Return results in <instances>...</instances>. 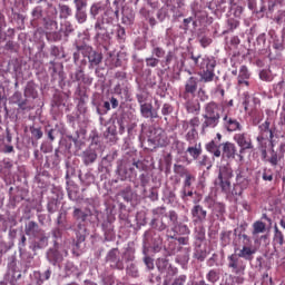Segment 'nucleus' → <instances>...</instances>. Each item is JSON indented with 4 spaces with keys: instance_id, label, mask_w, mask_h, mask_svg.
Wrapping results in <instances>:
<instances>
[{
    "instance_id": "nucleus-25",
    "label": "nucleus",
    "mask_w": 285,
    "mask_h": 285,
    "mask_svg": "<svg viewBox=\"0 0 285 285\" xmlns=\"http://www.w3.org/2000/svg\"><path fill=\"white\" fill-rule=\"evenodd\" d=\"M207 153H210V155H213L216 158L222 157V150L219 149V145L215 144V140L209 141L206 146H205Z\"/></svg>"
},
{
    "instance_id": "nucleus-2",
    "label": "nucleus",
    "mask_w": 285,
    "mask_h": 285,
    "mask_svg": "<svg viewBox=\"0 0 285 285\" xmlns=\"http://www.w3.org/2000/svg\"><path fill=\"white\" fill-rule=\"evenodd\" d=\"M191 61H194V66L200 69L199 77L203 83H210L215 81V68L217 66V61L213 57L204 56H190Z\"/></svg>"
},
{
    "instance_id": "nucleus-28",
    "label": "nucleus",
    "mask_w": 285,
    "mask_h": 285,
    "mask_svg": "<svg viewBox=\"0 0 285 285\" xmlns=\"http://www.w3.org/2000/svg\"><path fill=\"white\" fill-rule=\"evenodd\" d=\"M259 233H266V224L262 220H256L253 224L252 235H259Z\"/></svg>"
},
{
    "instance_id": "nucleus-10",
    "label": "nucleus",
    "mask_w": 285,
    "mask_h": 285,
    "mask_svg": "<svg viewBox=\"0 0 285 285\" xmlns=\"http://www.w3.org/2000/svg\"><path fill=\"white\" fill-rule=\"evenodd\" d=\"M258 129L259 134L256 138V141H258L259 144H264V141H273V137H275V135L273 134V129H271L269 121H265L259 125Z\"/></svg>"
},
{
    "instance_id": "nucleus-13",
    "label": "nucleus",
    "mask_w": 285,
    "mask_h": 285,
    "mask_svg": "<svg viewBox=\"0 0 285 285\" xmlns=\"http://www.w3.org/2000/svg\"><path fill=\"white\" fill-rule=\"evenodd\" d=\"M207 215L208 212H206L202 205H195L191 208V217L194 224H204V222H206Z\"/></svg>"
},
{
    "instance_id": "nucleus-43",
    "label": "nucleus",
    "mask_w": 285,
    "mask_h": 285,
    "mask_svg": "<svg viewBox=\"0 0 285 285\" xmlns=\"http://www.w3.org/2000/svg\"><path fill=\"white\" fill-rule=\"evenodd\" d=\"M174 173L179 175V177H186L190 171L184 165H174Z\"/></svg>"
},
{
    "instance_id": "nucleus-16",
    "label": "nucleus",
    "mask_w": 285,
    "mask_h": 285,
    "mask_svg": "<svg viewBox=\"0 0 285 285\" xmlns=\"http://www.w3.org/2000/svg\"><path fill=\"white\" fill-rule=\"evenodd\" d=\"M43 229L39 228V224H37L35 220H30L24 226V233L28 237H33V239H37L39 236H41V233Z\"/></svg>"
},
{
    "instance_id": "nucleus-27",
    "label": "nucleus",
    "mask_w": 285,
    "mask_h": 285,
    "mask_svg": "<svg viewBox=\"0 0 285 285\" xmlns=\"http://www.w3.org/2000/svg\"><path fill=\"white\" fill-rule=\"evenodd\" d=\"M72 81H81L82 83H88V78H86V73H83V69L78 68L73 75H71Z\"/></svg>"
},
{
    "instance_id": "nucleus-57",
    "label": "nucleus",
    "mask_w": 285,
    "mask_h": 285,
    "mask_svg": "<svg viewBox=\"0 0 285 285\" xmlns=\"http://www.w3.org/2000/svg\"><path fill=\"white\" fill-rule=\"evenodd\" d=\"M175 59V52L173 51H168L166 57H165V66H170V63H173V60Z\"/></svg>"
},
{
    "instance_id": "nucleus-40",
    "label": "nucleus",
    "mask_w": 285,
    "mask_h": 285,
    "mask_svg": "<svg viewBox=\"0 0 285 285\" xmlns=\"http://www.w3.org/2000/svg\"><path fill=\"white\" fill-rule=\"evenodd\" d=\"M233 235V232L225 230L220 233V242L223 246H228L230 244V236Z\"/></svg>"
},
{
    "instance_id": "nucleus-3",
    "label": "nucleus",
    "mask_w": 285,
    "mask_h": 285,
    "mask_svg": "<svg viewBox=\"0 0 285 285\" xmlns=\"http://www.w3.org/2000/svg\"><path fill=\"white\" fill-rule=\"evenodd\" d=\"M161 236L156 234L155 230L149 229L144 234V263L147 266L148 271H153L155 268V261L148 256V248H153L154 253H159L161 250Z\"/></svg>"
},
{
    "instance_id": "nucleus-29",
    "label": "nucleus",
    "mask_w": 285,
    "mask_h": 285,
    "mask_svg": "<svg viewBox=\"0 0 285 285\" xmlns=\"http://www.w3.org/2000/svg\"><path fill=\"white\" fill-rule=\"evenodd\" d=\"M60 19H68L72 17V9L68 4H59Z\"/></svg>"
},
{
    "instance_id": "nucleus-64",
    "label": "nucleus",
    "mask_w": 285,
    "mask_h": 285,
    "mask_svg": "<svg viewBox=\"0 0 285 285\" xmlns=\"http://www.w3.org/2000/svg\"><path fill=\"white\" fill-rule=\"evenodd\" d=\"M186 197H193V190H190V188L183 187L181 199H186Z\"/></svg>"
},
{
    "instance_id": "nucleus-38",
    "label": "nucleus",
    "mask_w": 285,
    "mask_h": 285,
    "mask_svg": "<svg viewBox=\"0 0 285 285\" xmlns=\"http://www.w3.org/2000/svg\"><path fill=\"white\" fill-rule=\"evenodd\" d=\"M153 110V105L144 104L140 106V112L145 119H150V112Z\"/></svg>"
},
{
    "instance_id": "nucleus-31",
    "label": "nucleus",
    "mask_w": 285,
    "mask_h": 285,
    "mask_svg": "<svg viewBox=\"0 0 285 285\" xmlns=\"http://www.w3.org/2000/svg\"><path fill=\"white\" fill-rule=\"evenodd\" d=\"M187 153L193 157V159H199V156L202 155V146L195 145L187 148Z\"/></svg>"
},
{
    "instance_id": "nucleus-55",
    "label": "nucleus",
    "mask_w": 285,
    "mask_h": 285,
    "mask_svg": "<svg viewBox=\"0 0 285 285\" xmlns=\"http://www.w3.org/2000/svg\"><path fill=\"white\" fill-rule=\"evenodd\" d=\"M139 179L142 188H146V186H148V184L150 183V177H148V174H141Z\"/></svg>"
},
{
    "instance_id": "nucleus-15",
    "label": "nucleus",
    "mask_w": 285,
    "mask_h": 285,
    "mask_svg": "<svg viewBox=\"0 0 285 285\" xmlns=\"http://www.w3.org/2000/svg\"><path fill=\"white\" fill-rule=\"evenodd\" d=\"M223 148V158L224 159H235L237 155V146L230 141L223 142L222 145Z\"/></svg>"
},
{
    "instance_id": "nucleus-1",
    "label": "nucleus",
    "mask_w": 285,
    "mask_h": 285,
    "mask_svg": "<svg viewBox=\"0 0 285 285\" xmlns=\"http://www.w3.org/2000/svg\"><path fill=\"white\" fill-rule=\"evenodd\" d=\"M104 12V6L96 2L90 7V17L96 19L95 32L98 41L108 39V26H112L115 19H119V10L107 9L100 17L99 13ZM98 17V18H97Z\"/></svg>"
},
{
    "instance_id": "nucleus-12",
    "label": "nucleus",
    "mask_w": 285,
    "mask_h": 285,
    "mask_svg": "<svg viewBox=\"0 0 285 285\" xmlns=\"http://www.w3.org/2000/svg\"><path fill=\"white\" fill-rule=\"evenodd\" d=\"M197 83L199 80L197 77H189L185 82V91L183 92V99H188L189 97H195V92H197Z\"/></svg>"
},
{
    "instance_id": "nucleus-30",
    "label": "nucleus",
    "mask_w": 285,
    "mask_h": 285,
    "mask_svg": "<svg viewBox=\"0 0 285 285\" xmlns=\"http://www.w3.org/2000/svg\"><path fill=\"white\" fill-rule=\"evenodd\" d=\"M274 242L279 246H284V233L279 230V227H277V225H275L274 227Z\"/></svg>"
},
{
    "instance_id": "nucleus-20",
    "label": "nucleus",
    "mask_w": 285,
    "mask_h": 285,
    "mask_svg": "<svg viewBox=\"0 0 285 285\" xmlns=\"http://www.w3.org/2000/svg\"><path fill=\"white\" fill-rule=\"evenodd\" d=\"M248 79H250V71H248V67L246 65L240 66L238 71V86H250V82H248Z\"/></svg>"
},
{
    "instance_id": "nucleus-53",
    "label": "nucleus",
    "mask_w": 285,
    "mask_h": 285,
    "mask_svg": "<svg viewBox=\"0 0 285 285\" xmlns=\"http://www.w3.org/2000/svg\"><path fill=\"white\" fill-rule=\"evenodd\" d=\"M30 132L36 139H41V137H43V131H41V128L30 127Z\"/></svg>"
},
{
    "instance_id": "nucleus-21",
    "label": "nucleus",
    "mask_w": 285,
    "mask_h": 285,
    "mask_svg": "<svg viewBox=\"0 0 285 285\" xmlns=\"http://www.w3.org/2000/svg\"><path fill=\"white\" fill-rule=\"evenodd\" d=\"M47 259L48 262H50V264L57 266L59 262H63V256L61 255V253H59V249H57V247H53L47 252Z\"/></svg>"
},
{
    "instance_id": "nucleus-4",
    "label": "nucleus",
    "mask_w": 285,
    "mask_h": 285,
    "mask_svg": "<svg viewBox=\"0 0 285 285\" xmlns=\"http://www.w3.org/2000/svg\"><path fill=\"white\" fill-rule=\"evenodd\" d=\"M220 111L219 105L215 101H210L205 106V112L203 115L205 120L202 124L203 130H206V128H217V126H219V119H222Z\"/></svg>"
},
{
    "instance_id": "nucleus-60",
    "label": "nucleus",
    "mask_w": 285,
    "mask_h": 285,
    "mask_svg": "<svg viewBox=\"0 0 285 285\" xmlns=\"http://www.w3.org/2000/svg\"><path fill=\"white\" fill-rule=\"evenodd\" d=\"M284 18H285V11H279L277 13V16H275L274 18V21L275 23H277L278 26H282L283 21H284Z\"/></svg>"
},
{
    "instance_id": "nucleus-52",
    "label": "nucleus",
    "mask_w": 285,
    "mask_h": 285,
    "mask_svg": "<svg viewBox=\"0 0 285 285\" xmlns=\"http://www.w3.org/2000/svg\"><path fill=\"white\" fill-rule=\"evenodd\" d=\"M259 79H262V81H273V77L271 76V72H268V70L263 69L259 72Z\"/></svg>"
},
{
    "instance_id": "nucleus-63",
    "label": "nucleus",
    "mask_w": 285,
    "mask_h": 285,
    "mask_svg": "<svg viewBox=\"0 0 285 285\" xmlns=\"http://www.w3.org/2000/svg\"><path fill=\"white\" fill-rule=\"evenodd\" d=\"M117 174L119 175V177H121V179H128V174L126 173L124 166H118Z\"/></svg>"
},
{
    "instance_id": "nucleus-56",
    "label": "nucleus",
    "mask_w": 285,
    "mask_h": 285,
    "mask_svg": "<svg viewBox=\"0 0 285 285\" xmlns=\"http://www.w3.org/2000/svg\"><path fill=\"white\" fill-rule=\"evenodd\" d=\"M127 273H128V275H131V277H139V271H137V267L134 264H131L127 268Z\"/></svg>"
},
{
    "instance_id": "nucleus-41",
    "label": "nucleus",
    "mask_w": 285,
    "mask_h": 285,
    "mask_svg": "<svg viewBox=\"0 0 285 285\" xmlns=\"http://www.w3.org/2000/svg\"><path fill=\"white\" fill-rule=\"evenodd\" d=\"M153 215L154 219H161L164 217H168V215H166V207H157L153 209Z\"/></svg>"
},
{
    "instance_id": "nucleus-49",
    "label": "nucleus",
    "mask_w": 285,
    "mask_h": 285,
    "mask_svg": "<svg viewBox=\"0 0 285 285\" xmlns=\"http://www.w3.org/2000/svg\"><path fill=\"white\" fill-rule=\"evenodd\" d=\"M0 166L4 170H12V167L14 165L12 164V160H10V158H4L2 161H0Z\"/></svg>"
},
{
    "instance_id": "nucleus-39",
    "label": "nucleus",
    "mask_w": 285,
    "mask_h": 285,
    "mask_svg": "<svg viewBox=\"0 0 285 285\" xmlns=\"http://www.w3.org/2000/svg\"><path fill=\"white\" fill-rule=\"evenodd\" d=\"M197 129L191 128L186 135H185V139L186 141H188V144H195V141L197 140Z\"/></svg>"
},
{
    "instance_id": "nucleus-7",
    "label": "nucleus",
    "mask_w": 285,
    "mask_h": 285,
    "mask_svg": "<svg viewBox=\"0 0 285 285\" xmlns=\"http://www.w3.org/2000/svg\"><path fill=\"white\" fill-rule=\"evenodd\" d=\"M234 253H236V257L240 259H246L247 262H253V255L257 253V247H253V244L250 245H243V247H239V243L237 240H234Z\"/></svg>"
},
{
    "instance_id": "nucleus-17",
    "label": "nucleus",
    "mask_w": 285,
    "mask_h": 285,
    "mask_svg": "<svg viewBox=\"0 0 285 285\" xmlns=\"http://www.w3.org/2000/svg\"><path fill=\"white\" fill-rule=\"evenodd\" d=\"M185 108L191 115H199L202 105H199V100L195 99V97H189L185 98Z\"/></svg>"
},
{
    "instance_id": "nucleus-47",
    "label": "nucleus",
    "mask_w": 285,
    "mask_h": 285,
    "mask_svg": "<svg viewBox=\"0 0 285 285\" xmlns=\"http://www.w3.org/2000/svg\"><path fill=\"white\" fill-rule=\"evenodd\" d=\"M76 19L78 23H86V21L88 20V14L83 10L76 11Z\"/></svg>"
},
{
    "instance_id": "nucleus-45",
    "label": "nucleus",
    "mask_w": 285,
    "mask_h": 285,
    "mask_svg": "<svg viewBox=\"0 0 285 285\" xmlns=\"http://www.w3.org/2000/svg\"><path fill=\"white\" fill-rule=\"evenodd\" d=\"M147 68H157L159 66V58L149 57L145 59Z\"/></svg>"
},
{
    "instance_id": "nucleus-5",
    "label": "nucleus",
    "mask_w": 285,
    "mask_h": 285,
    "mask_svg": "<svg viewBox=\"0 0 285 285\" xmlns=\"http://www.w3.org/2000/svg\"><path fill=\"white\" fill-rule=\"evenodd\" d=\"M233 168L230 166H222L214 184L216 188H220L223 193H230V179H233Z\"/></svg>"
},
{
    "instance_id": "nucleus-48",
    "label": "nucleus",
    "mask_w": 285,
    "mask_h": 285,
    "mask_svg": "<svg viewBox=\"0 0 285 285\" xmlns=\"http://www.w3.org/2000/svg\"><path fill=\"white\" fill-rule=\"evenodd\" d=\"M227 26H228L229 30L233 32V30H237V28H239V20H237L235 18H229L227 20Z\"/></svg>"
},
{
    "instance_id": "nucleus-61",
    "label": "nucleus",
    "mask_w": 285,
    "mask_h": 285,
    "mask_svg": "<svg viewBox=\"0 0 285 285\" xmlns=\"http://www.w3.org/2000/svg\"><path fill=\"white\" fill-rule=\"evenodd\" d=\"M199 124H200L199 117H194L189 120V126L191 129L194 128V130H197V128H199Z\"/></svg>"
},
{
    "instance_id": "nucleus-19",
    "label": "nucleus",
    "mask_w": 285,
    "mask_h": 285,
    "mask_svg": "<svg viewBox=\"0 0 285 285\" xmlns=\"http://www.w3.org/2000/svg\"><path fill=\"white\" fill-rule=\"evenodd\" d=\"M72 216H73V219H76V222L86 224V222H88V217H92V210L90 209L82 210L81 208H75Z\"/></svg>"
},
{
    "instance_id": "nucleus-58",
    "label": "nucleus",
    "mask_w": 285,
    "mask_h": 285,
    "mask_svg": "<svg viewBox=\"0 0 285 285\" xmlns=\"http://www.w3.org/2000/svg\"><path fill=\"white\" fill-rule=\"evenodd\" d=\"M171 112H173V107L170 106V104H165L161 108V115L166 117L168 115H171Z\"/></svg>"
},
{
    "instance_id": "nucleus-9",
    "label": "nucleus",
    "mask_w": 285,
    "mask_h": 285,
    "mask_svg": "<svg viewBox=\"0 0 285 285\" xmlns=\"http://www.w3.org/2000/svg\"><path fill=\"white\" fill-rule=\"evenodd\" d=\"M228 268H232V273L235 275H244V271H246V264L242 258H238L237 255L232 254L227 257Z\"/></svg>"
},
{
    "instance_id": "nucleus-22",
    "label": "nucleus",
    "mask_w": 285,
    "mask_h": 285,
    "mask_svg": "<svg viewBox=\"0 0 285 285\" xmlns=\"http://www.w3.org/2000/svg\"><path fill=\"white\" fill-rule=\"evenodd\" d=\"M82 161L85 166H90V164H95L97 161V151L95 149H87L82 153Z\"/></svg>"
},
{
    "instance_id": "nucleus-37",
    "label": "nucleus",
    "mask_w": 285,
    "mask_h": 285,
    "mask_svg": "<svg viewBox=\"0 0 285 285\" xmlns=\"http://www.w3.org/2000/svg\"><path fill=\"white\" fill-rule=\"evenodd\" d=\"M151 53L154 55V57H156V59H164V57H166V50L155 45H153Z\"/></svg>"
},
{
    "instance_id": "nucleus-26",
    "label": "nucleus",
    "mask_w": 285,
    "mask_h": 285,
    "mask_svg": "<svg viewBox=\"0 0 285 285\" xmlns=\"http://www.w3.org/2000/svg\"><path fill=\"white\" fill-rule=\"evenodd\" d=\"M151 228H155V230H166L168 228V224L164 222V218H153L150 223Z\"/></svg>"
},
{
    "instance_id": "nucleus-35",
    "label": "nucleus",
    "mask_w": 285,
    "mask_h": 285,
    "mask_svg": "<svg viewBox=\"0 0 285 285\" xmlns=\"http://www.w3.org/2000/svg\"><path fill=\"white\" fill-rule=\"evenodd\" d=\"M194 256L196 257V259H198V262H204V259H206L207 257L206 249L202 248V245L197 246L195 248Z\"/></svg>"
},
{
    "instance_id": "nucleus-14",
    "label": "nucleus",
    "mask_w": 285,
    "mask_h": 285,
    "mask_svg": "<svg viewBox=\"0 0 285 285\" xmlns=\"http://www.w3.org/2000/svg\"><path fill=\"white\" fill-rule=\"evenodd\" d=\"M246 228H248V224L245 223V224H242L239 228H236L234 230V234L237 235L238 237V240H236L237 244L239 245L242 244L243 246L253 244V240L249 238V236L245 234Z\"/></svg>"
},
{
    "instance_id": "nucleus-33",
    "label": "nucleus",
    "mask_w": 285,
    "mask_h": 285,
    "mask_svg": "<svg viewBox=\"0 0 285 285\" xmlns=\"http://www.w3.org/2000/svg\"><path fill=\"white\" fill-rule=\"evenodd\" d=\"M206 279L210 284H216V282H219V272L217 269H210L206 275Z\"/></svg>"
},
{
    "instance_id": "nucleus-24",
    "label": "nucleus",
    "mask_w": 285,
    "mask_h": 285,
    "mask_svg": "<svg viewBox=\"0 0 285 285\" xmlns=\"http://www.w3.org/2000/svg\"><path fill=\"white\" fill-rule=\"evenodd\" d=\"M197 166L198 168H206L207 170H210L213 168V159L207 155H203L198 158Z\"/></svg>"
},
{
    "instance_id": "nucleus-32",
    "label": "nucleus",
    "mask_w": 285,
    "mask_h": 285,
    "mask_svg": "<svg viewBox=\"0 0 285 285\" xmlns=\"http://www.w3.org/2000/svg\"><path fill=\"white\" fill-rule=\"evenodd\" d=\"M186 279H188V277L183 274V275H179L178 277H176L173 283H170V281L168 278H166L164 281V285H185Z\"/></svg>"
},
{
    "instance_id": "nucleus-34",
    "label": "nucleus",
    "mask_w": 285,
    "mask_h": 285,
    "mask_svg": "<svg viewBox=\"0 0 285 285\" xmlns=\"http://www.w3.org/2000/svg\"><path fill=\"white\" fill-rule=\"evenodd\" d=\"M43 22H45V28L49 30V32H52V30H57V28H59V23L57 22V20L45 18Z\"/></svg>"
},
{
    "instance_id": "nucleus-23",
    "label": "nucleus",
    "mask_w": 285,
    "mask_h": 285,
    "mask_svg": "<svg viewBox=\"0 0 285 285\" xmlns=\"http://www.w3.org/2000/svg\"><path fill=\"white\" fill-rule=\"evenodd\" d=\"M176 261L180 264H188L190 261V247H180Z\"/></svg>"
},
{
    "instance_id": "nucleus-36",
    "label": "nucleus",
    "mask_w": 285,
    "mask_h": 285,
    "mask_svg": "<svg viewBox=\"0 0 285 285\" xmlns=\"http://www.w3.org/2000/svg\"><path fill=\"white\" fill-rule=\"evenodd\" d=\"M169 222L167 223L168 226H173L174 228L177 227L179 216H177V212L171 210L168 214Z\"/></svg>"
},
{
    "instance_id": "nucleus-46",
    "label": "nucleus",
    "mask_w": 285,
    "mask_h": 285,
    "mask_svg": "<svg viewBox=\"0 0 285 285\" xmlns=\"http://www.w3.org/2000/svg\"><path fill=\"white\" fill-rule=\"evenodd\" d=\"M194 181H196L195 175L193 174H188L185 176V180H184V187L183 188H190V186H193Z\"/></svg>"
},
{
    "instance_id": "nucleus-50",
    "label": "nucleus",
    "mask_w": 285,
    "mask_h": 285,
    "mask_svg": "<svg viewBox=\"0 0 285 285\" xmlns=\"http://www.w3.org/2000/svg\"><path fill=\"white\" fill-rule=\"evenodd\" d=\"M24 96L26 97H37V91L35 90V87L32 85H28L24 89Z\"/></svg>"
},
{
    "instance_id": "nucleus-6",
    "label": "nucleus",
    "mask_w": 285,
    "mask_h": 285,
    "mask_svg": "<svg viewBox=\"0 0 285 285\" xmlns=\"http://www.w3.org/2000/svg\"><path fill=\"white\" fill-rule=\"evenodd\" d=\"M234 141L237 144L238 148H240V155H244L246 150H253V148H255V145H253V138L250 137V134L246 131L235 134Z\"/></svg>"
},
{
    "instance_id": "nucleus-18",
    "label": "nucleus",
    "mask_w": 285,
    "mask_h": 285,
    "mask_svg": "<svg viewBox=\"0 0 285 285\" xmlns=\"http://www.w3.org/2000/svg\"><path fill=\"white\" fill-rule=\"evenodd\" d=\"M86 52L88 53V61L91 68H95V66H99V63L104 61V55H101V52H97L90 47L86 49Z\"/></svg>"
},
{
    "instance_id": "nucleus-62",
    "label": "nucleus",
    "mask_w": 285,
    "mask_h": 285,
    "mask_svg": "<svg viewBox=\"0 0 285 285\" xmlns=\"http://www.w3.org/2000/svg\"><path fill=\"white\" fill-rule=\"evenodd\" d=\"M65 37H69L70 33L75 32V28H72V24L70 22L65 23Z\"/></svg>"
},
{
    "instance_id": "nucleus-8",
    "label": "nucleus",
    "mask_w": 285,
    "mask_h": 285,
    "mask_svg": "<svg viewBox=\"0 0 285 285\" xmlns=\"http://www.w3.org/2000/svg\"><path fill=\"white\" fill-rule=\"evenodd\" d=\"M106 262L109 264L110 268H117L118 271H124V261L119 256V248H111L106 256Z\"/></svg>"
},
{
    "instance_id": "nucleus-42",
    "label": "nucleus",
    "mask_w": 285,
    "mask_h": 285,
    "mask_svg": "<svg viewBox=\"0 0 285 285\" xmlns=\"http://www.w3.org/2000/svg\"><path fill=\"white\" fill-rule=\"evenodd\" d=\"M134 22L135 16L132 13L122 12L121 23H124V26H132Z\"/></svg>"
},
{
    "instance_id": "nucleus-11",
    "label": "nucleus",
    "mask_w": 285,
    "mask_h": 285,
    "mask_svg": "<svg viewBox=\"0 0 285 285\" xmlns=\"http://www.w3.org/2000/svg\"><path fill=\"white\" fill-rule=\"evenodd\" d=\"M223 128H225L227 132H237L242 131L243 127L236 118L227 114L223 117Z\"/></svg>"
},
{
    "instance_id": "nucleus-54",
    "label": "nucleus",
    "mask_w": 285,
    "mask_h": 285,
    "mask_svg": "<svg viewBox=\"0 0 285 285\" xmlns=\"http://www.w3.org/2000/svg\"><path fill=\"white\" fill-rule=\"evenodd\" d=\"M75 6H76V11H81L86 6H88V2L86 0H73Z\"/></svg>"
},
{
    "instance_id": "nucleus-51",
    "label": "nucleus",
    "mask_w": 285,
    "mask_h": 285,
    "mask_svg": "<svg viewBox=\"0 0 285 285\" xmlns=\"http://www.w3.org/2000/svg\"><path fill=\"white\" fill-rule=\"evenodd\" d=\"M125 262H134L135 261V252L132 249H126L122 255Z\"/></svg>"
},
{
    "instance_id": "nucleus-44",
    "label": "nucleus",
    "mask_w": 285,
    "mask_h": 285,
    "mask_svg": "<svg viewBox=\"0 0 285 285\" xmlns=\"http://www.w3.org/2000/svg\"><path fill=\"white\" fill-rule=\"evenodd\" d=\"M36 239H39L38 242V248H46L48 246V236H46V232H41V235L38 236Z\"/></svg>"
},
{
    "instance_id": "nucleus-59",
    "label": "nucleus",
    "mask_w": 285,
    "mask_h": 285,
    "mask_svg": "<svg viewBox=\"0 0 285 285\" xmlns=\"http://www.w3.org/2000/svg\"><path fill=\"white\" fill-rule=\"evenodd\" d=\"M199 43H200L202 48H208V46H210V43H213V39H210L208 37H203V38H200Z\"/></svg>"
}]
</instances>
